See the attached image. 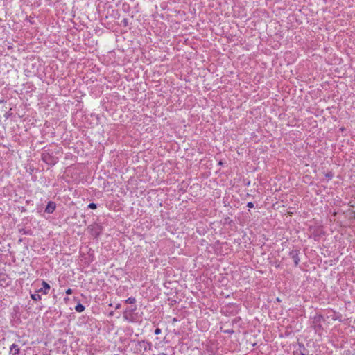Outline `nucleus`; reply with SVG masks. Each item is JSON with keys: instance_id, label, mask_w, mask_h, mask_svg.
<instances>
[{"instance_id": "f257e3e1", "label": "nucleus", "mask_w": 355, "mask_h": 355, "mask_svg": "<svg viewBox=\"0 0 355 355\" xmlns=\"http://www.w3.org/2000/svg\"><path fill=\"white\" fill-rule=\"evenodd\" d=\"M290 256L293 260L295 266H297L300 262L299 251L297 250H293L290 252Z\"/></svg>"}, {"instance_id": "f03ea898", "label": "nucleus", "mask_w": 355, "mask_h": 355, "mask_svg": "<svg viewBox=\"0 0 355 355\" xmlns=\"http://www.w3.org/2000/svg\"><path fill=\"white\" fill-rule=\"evenodd\" d=\"M56 207V205L54 202L49 201L45 208V212L51 214L53 213Z\"/></svg>"}, {"instance_id": "7ed1b4c3", "label": "nucleus", "mask_w": 355, "mask_h": 355, "mask_svg": "<svg viewBox=\"0 0 355 355\" xmlns=\"http://www.w3.org/2000/svg\"><path fill=\"white\" fill-rule=\"evenodd\" d=\"M42 159L44 162L49 164H54L56 163V160L53 157H51L49 154H43Z\"/></svg>"}, {"instance_id": "20e7f679", "label": "nucleus", "mask_w": 355, "mask_h": 355, "mask_svg": "<svg viewBox=\"0 0 355 355\" xmlns=\"http://www.w3.org/2000/svg\"><path fill=\"white\" fill-rule=\"evenodd\" d=\"M19 352V348L16 344H12L10 347V355H17Z\"/></svg>"}, {"instance_id": "39448f33", "label": "nucleus", "mask_w": 355, "mask_h": 355, "mask_svg": "<svg viewBox=\"0 0 355 355\" xmlns=\"http://www.w3.org/2000/svg\"><path fill=\"white\" fill-rule=\"evenodd\" d=\"M42 286H43V288H41L39 290V292H43L44 294H47V291L50 289L49 284L48 283H46V282L43 281Z\"/></svg>"}, {"instance_id": "423d86ee", "label": "nucleus", "mask_w": 355, "mask_h": 355, "mask_svg": "<svg viewBox=\"0 0 355 355\" xmlns=\"http://www.w3.org/2000/svg\"><path fill=\"white\" fill-rule=\"evenodd\" d=\"M75 310L78 313L83 312L85 310V306L81 304H78L75 307Z\"/></svg>"}, {"instance_id": "0eeeda50", "label": "nucleus", "mask_w": 355, "mask_h": 355, "mask_svg": "<svg viewBox=\"0 0 355 355\" xmlns=\"http://www.w3.org/2000/svg\"><path fill=\"white\" fill-rule=\"evenodd\" d=\"M31 297L32 300H33L35 301H38V300H41V296L37 293L31 294Z\"/></svg>"}, {"instance_id": "6e6552de", "label": "nucleus", "mask_w": 355, "mask_h": 355, "mask_svg": "<svg viewBox=\"0 0 355 355\" xmlns=\"http://www.w3.org/2000/svg\"><path fill=\"white\" fill-rule=\"evenodd\" d=\"M136 302V300L135 297H129L126 300H125V302L126 303H128V304H134L135 302Z\"/></svg>"}, {"instance_id": "1a4fd4ad", "label": "nucleus", "mask_w": 355, "mask_h": 355, "mask_svg": "<svg viewBox=\"0 0 355 355\" xmlns=\"http://www.w3.org/2000/svg\"><path fill=\"white\" fill-rule=\"evenodd\" d=\"M96 207H97L96 204H95L94 202L89 203L88 205V208H89L91 209H96Z\"/></svg>"}, {"instance_id": "9d476101", "label": "nucleus", "mask_w": 355, "mask_h": 355, "mask_svg": "<svg viewBox=\"0 0 355 355\" xmlns=\"http://www.w3.org/2000/svg\"><path fill=\"white\" fill-rule=\"evenodd\" d=\"M141 344H143L144 345H148L149 348H150L151 347V343L149 342L141 341L139 343V345H141Z\"/></svg>"}, {"instance_id": "9b49d317", "label": "nucleus", "mask_w": 355, "mask_h": 355, "mask_svg": "<svg viewBox=\"0 0 355 355\" xmlns=\"http://www.w3.org/2000/svg\"><path fill=\"white\" fill-rule=\"evenodd\" d=\"M247 207H249V208H252L254 207V204L253 202H249L248 204H247Z\"/></svg>"}, {"instance_id": "f8f14e48", "label": "nucleus", "mask_w": 355, "mask_h": 355, "mask_svg": "<svg viewBox=\"0 0 355 355\" xmlns=\"http://www.w3.org/2000/svg\"><path fill=\"white\" fill-rule=\"evenodd\" d=\"M155 334L156 335H158L159 334H161V329L159 328H157L155 330Z\"/></svg>"}, {"instance_id": "ddd939ff", "label": "nucleus", "mask_w": 355, "mask_h": 355, "mask_svg": "<svg viewBox=\"0 0 355 355\" xmlns=\"http://www.w3.org/2000/svg\"><path fill=\"white\" fill-rule=\"evenodd\" d=\"M72 293H73V291H72V289H71V288H68V289L66 291V293H67V295H71Z\"/></svg>"}, {"instance_id": "4468645a", "label": "nucleus", "mask_w": 355, "mask_h": 355, "mask_svg": "<svg viewBox=\"0 0 355 355\" xmlns=\"http://www.w3.org/2000/svg\"><path fill=\"white\" fill-rule=\"evenodd\" d=\"M120 306H121L120 304H116V306L115 309H119V308H120Z\"/></svg>"}, {"instance_id": "2eb2a0df", "label": "nucleus", "mask_w": 355, "mask_h": 355, "mask_svg": "<svg viewBox=\"0 0 355 355\" xmlns=\"http://www.w3.org/2000/svg\"><path fill=\"white\" fill-rule=\"evenodd\" d=\"M300 348H302L303 349H304V346L302 344H300Z\"/></svg>"}, {"instance_id": "dca6fc26", "label": "nucleus", "mask_w": 355, "mask_h": 355, "mask_svg": "<svg viewBox=\"0 0 355 355\" xmlns=\"http://www.w3.org/2000/svg\"><path fill=\"white\" fill-rule=\"evenodd\" d=\"M158 355H167V354H165V353H160V354H159Z\"/></svg>"}, {"instance_id": "f3484780", "label": "nucleus", "mask_w": 355, "mask_h": 355, "mask_svg": "<svg viewBox=\"0 0 355 355\" xmlns=\"http://www.w3.org/2000/svg\"><path fill=\"white\" fill-rule=\"evenodd\" d=\"M300 355H306V354H305L304 352H300Z\"/></svg>"}]
</instances>
